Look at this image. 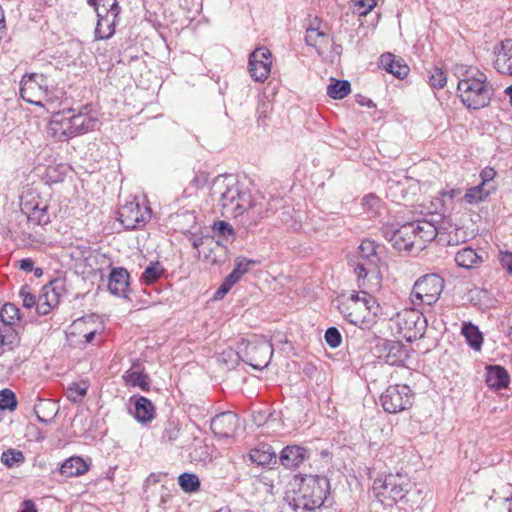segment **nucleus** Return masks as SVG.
<instances>
[{
  "label": "nucleus",
  "instance_id": "20e7f679",
  "mask_svg": "<svg viewBox=\"0 0 512 512\" xmlns=\"http://www.w3.org/2000/svg\"><path fill=\"white\" fill-rule=\"evenodd\" d=\"M435 216L431 215L430 219H418L402 225H385L381 229L382 235L398 251H410L414 247L422 250L439 233L436 225L437 221L434 219Z\"/></svg>",
  "mask_w": 512,
  "mask_h": 512
},
{
  "label": "nucleus",
  "instance_id": "8fccbe9b",
  "mask_svg": "<svg viewBox=\"0 0 512 512\" xmlns=\"http://www.w3.org/2000/svg\"><path fill=\"white\" fill-rule=\"evenodd\" d=\"M271 109V105L269 102L263 101L258 104L257 107V122L259 125H265V120L268 117V112Z\"/></svg>",
  "mask_w": 512,
  "mask_h": 512
},
{
  "label": "nucleus",
  "instance_id": "774afa93",
  "mask_svg": "<svg viewBox=\"0 0 512 512\" xmlns=\"http://www.w3.org/2000/svg\"><path fill=\"white\" fill-rule=\"evenodd\" d=\"M33 271H34V275H35L36 277H40V276H42V274H43V271H42V269H41V268H35V269H33Z\"/></svg>",
  "mask_w": 512,
  "mask_h": 512
},
{
  "label": "nucleus",
  "instance_id": "4c0bfd02",
  "mask_svg": "<svg viewBox=\"0 0 512 512\" xmlns=\"http://www.w3.org/2000/svg\"><path fill=\"white\" fill-rule=\"evenodd\" d=\"M17 404L16 395L12 390L6 388L0 391V410L14 411Z\"/></svg>",
  "mask_w": 512,
  "mask_h": 512
},
{
  "label": "nucleus",
  "instance_id": "58836bf2",
  "mask_svg": "<svg viewBox=\"0 0 512 512\" xmlns=\"http://www.w3.org/2000/svg\"><path fill=\"white\" fill-rule=\"evenodd\" d=\"M87 390L88 386L85 383H72L67 388V397L71 402H81L84 396L87 394Z\"/></svg>",
  "mask_w": 512,
  "mask_h": 512
},
{
  "label": "nucleus",
  "instance_id": "ea45409f",
  "mask_svg": "<svg viewBox=\"0 0 512 512\" xmlns=\"http://www.w3.org/2000/svg\"><path fill=\"white\" fill-rule=\"evenodd\" d=\"M430 86L434 89H441L445 86L447 82L446 74L445 72L438 67H433L429 71V80H428Z\"/></svg>",
  "mask_w": 512,
  "mask_h": 512
},
{
  "label": "nucleus",
  "instance_id": "f3484780",
  "mask_svg": "<svg viewBox=\"0 0 512 512\" xmlns=\"http://www.w3.org/2000/svg\"><path fill=\"white\" fill-rule=\"evenodd\" d=\"M239 426V418L232 411L217 414L212 418L210 428L215 436L229 438L234 436Z\"/></svg>",
  "mask_w": 512,
  "mask_h": 512
},
{
  "label": "nucleus",
  "instance_id": "49530a36",
  "mask_svg": "<svg viewBox=\"0 0 512 512\" xmlns=\"http://www.w3.org/2000/svg\"><path fill=\"white\" fill-rule=\"evenodd\" d=\"M446 241L448 245H457L460 242H465L466 232L462 228L453 227L452 230L448 232Z\"/></svg>",
  "mask_w": 512,
  "mask_h": 512
},
{
  "label": "nucleus",
  "instance_id": "680f3d73",
  "mask_svg": "<svg viewBox=\"0 0 512 512\" xmlns=\"http://www.w3.org/2000/svg\"><path fill=\"white\" fill-rule=\"evenodd\" d=\"M460 194H461V191H460V189H457V188H451V189H448V190L442 192V196L447 197L449 199H454V198L458 197Z\"/></svg>",
  "mask_w": 512,
  "mask_h": 512
},
{
  "label": "nucleus",
  "instance_id": "4be33fe9",
  "mask_svg": "<svg viewBox=\"0 0 512 512\" xmlns=\"http://www.w3.org/2000/svg\"><path fill=\"white\" fill-rule=\"evenodd\" d=\"M129 287V273L123 267L112 268L109 274L108 290L111 294L126 298Z\"/></svg>",
  "mask_w": 512,
  "mask_h": 512
},
{
  "label": "nucleus",
  "instance_id": "13d9d810",
  "mask_svg": "<svg viewBox=\"0 0 512 512\" xmlns=\"http://www.w3.org/2000/svg\"><path fill=\"white\" fill-rule=\"evenodd\" d=\"M19 268L25 272H32L34 269V261L31 258H24L19 261Z\"/></svg>",
  "mask_w": 512,
  "mask_h": 512
},
{
  "label": "nucleus",
  "instance_id": "c756f323",
  "mask_svg": "<svg viewBox=\"0 0 512 512\" xmlns=\"http://www.w3.org/2000/svg\"><path fill=\"white\" fill-rule=\"evenodd\" d=\"M123 379L127 385L139 387L143 391H149V377L140 370L129 369L123 374Z\"/></svg>",
  "mask_w": 512,
  "mask_h": 512
},
{
  "label": "nucleus",
  "instance_id": "37998d69",
  "mask_svg": "<svg viewBox=\"0 0 512 512\" xmlns=\"http://www.w3.org/2000/svg\"><path fill=\"white\" fill-rule=\"evenodd\" d=\"M179 426L174 421H168L162 433V440L164 442L173 443L179 436Z\"/></svg>",
  "mask_w": 512,
  "mask_h": 512
},
{
  "label": "nucleus",
  "instance_id": "5fc2aeb1",
  "mask_svg": "<svg viewBox=\"0 0 512 512\" xmlns=\"http://www.w3.org/2000/svg\"><path fill=\"white\" fill-rule=\"evenodd\" d=\"M501 266L512 275V252L505 251L500 253Z\"/></svg>",
  "mask_w": 512,
  "mask_h": 512
},
{
  "label": "nucleus",
  "instance_id": "6e6d98bb",
  "mask_svg": "<svg viewBox=\"0 0 512 512\" xmlns=\"http://www.w3.org/2000/svg\"><path fill=\"white\" fill-rule=\"evenodd\" d=\"M208 181V174L205 172H198L195 174L193 179L191 180V185L194 186L196 189H200L204 187V185Z\"/></svg>",
  "mask_w": 512,
  "mask_h": 512
},
{
  "label": "nucleus",
  "instance_id": "338daca9",
  "mask_svg": "<svg viewBox=\"0 0 512 512\" xmlns=\"http://www.w3.org/2000/svg\"><path fill=\"white\" fill-rule=\"evenodd\" d=\"M505 94L509 96L510 104H511V106H512V85L508 86V87L505 89Z\"/></svg>",
  "mask_w": 512,
  "mask_h": 512
},
{
  "label": "nucleus",
  "instance_id": "473e14b6",
  "mask_svg": "<svg viewBox=\"0 0 512 512\" xmlns=\"http://www.w3.org/2000/svg\"><path fill=\"white\" fill-rule=\"evenodd\" d=\"M257 264V261L246 258H237L234 269L226 276L230 282L236 284L242 276L250 270V267Z\"/></svg>",
  "mask_w": 512,
  "mask_h": 512
},
{
  "label": "nucleus",
  "instance_id": "2eb2a0df",
  "mask_svg": "<svg viewBox=\"0 0 512 512\" xmlns=\"http://www.w3.org/2000/svg\"><path fill=\"white\" fill-rule=\"evenodd\" d=\"M119 221L128 230L144 226L151 218V208L141 205L136 199L127 202L119 208Z\"/></svg>",
  "mask_w": 512,
  "mask_h": 512
},
{
  "label": "nucleus",
  "instance_id": "0eeeda50",
  "mask_svg": "<svg viewBox=\"0 0 512 512\" xmlns=\"http://www.w3.org/2000/svg\"><path fill=\"white\" fill-rule=\"evenodd\" d=\"M19 93L24 101L40 107L45 103L58 105L64 95L60 89L50 90L47 77L39 73H26L20 81Z\"/></svg>",
  "mask_w": 512,
  "mask_h": 512
},
{
  "label": "nucleus",
  "instance_id": "dca6fc26",
  "mask_svg": "<svg viewBox=\"0 0 512 512\" xmlns=\"http://www.w3.org/2000/svg\"><path fill=\"white\" fill-rule=\"evenodd\" d=\"M272 53L264 46L254 49L248 60V71L255 82H264L271 72Z\"/></svg>",
  "mask_w": 512,
  "mask_h": 512
},
{
  "label": "nucleus",
  "instance_id": "e2e57ef3",
  "mask_svg": "<svg viewBox=\"0 0 512 512\" xmlns=\"http://www.w3.org/2000/svg\"><path fill=\"white\" fill-rule=\"evenodd\" d=\"M43 404H48L47 402L45 401H40V404L38 406H35L34 407V411H35V414H36V417H37V420L41 423H48L50 421V419H46L44 417H42L39 412H38V408L41 407Z\"/></svg>",
  "mask_w": 512,
  "mask_h": 512
},
{
  "label": "nucleus",
  "instance_id": "c85d7f7f",
  "mask_svg": "<svg viewBox=\"0 0 512 512\" xmlns=\"http://www.w3.org/2000/svg\"><path fill=\"white\" fill-rule=\"evenodd\" d=\"M88 470V465L80 457H71L61 465L60 473L66 477H74L84 474Z\"/></svg>",
  "mask_w": 512,
  "mask_h": 512
},
{
  "label": "nucleus",
  "instance_id": "a878e982",
  "mask_svg": "<svg viewBox=\"0 0 512 512\" xmlns=\"http://www.w3.org/2000/svg\"><path fill=\"white\" fill-rule=\"evenodd\" d=\"M250 460L258 466L276 464L278 457L272 446L267 443H260L249 453Z\"/></svg>",
  "mask_w": 512,
  "mask_h": 512
},
{
  "label": "nucleus",
  "instance_id": "69168bd1",
  "mask_svg": "<svg viewBox=\"0 0 512 512\" xmlns=\"http://www.w3.org/2000/svg\"><path fill=\"white\" fill-rule=\"evenodd\" d=\"M96 336V330H91L84 335L85 343H91Z\"/></svg>",
  "mask_w": 512,
  "mask_h": 512
},
{
  "label": "nucleus",
  "instance_id": "b1692460",
  "mask_svg": "<svg viewBox=\"0 0 512 512\" xmlns=\"http://www.w3.org/2000/svg\"><path fill=\"white\" fill-rule=\"evenodd\" d=\"M380 66L398 79H404L409 73V67L403 59L392 53H384L380 56Z\"/></svg>",
  "mask_w": 512,
  "mask_h": 512
},
{
  "label": "nucleus",
  "instance_id": "9d476101",
  "mask_svg": "<svg viewBox=\"0 0 512 512\" xmlns=\"http://www.w3.org/2000/svg\"><path fill=\"white\" fill-rule=\"evenodd\" d=\"M88 4L94 8L98 20L95 27V39H109L115 33L116 19L120 12L117 0H88Z\"/></svg>",
  "mask_w": 512,
  "mask_h": 512
},
{
  "label": "nucleus",
  "instance_id": "9b49d317",
  "mask_svg": "<svg viewBox=\"0 0 512 512\" xmlns=\"http://www.w3.org/2000/svg\"><path fill=\"white\" fill-rule=\"evenodd\" d=\"M395 323L397 332L410 343L422 338L427 328L423 312L415 306L398 312Z\"/></svg>",
  "mask_w": 512,
  "mask_h": 512
},
{
  "label": "nucleus",
  "instance_id": "5701e85b",
  "mask_svg": "<svg viewBox=\"0 0 512 512\" xmlns=\"http://www.w3.org/2000/svg\"><path fill=\"white\" fill-rule=\"evenodd\" d=\"M130 402L134 410H130L134 418L141 424H147L155 418V407L151 400L144 396H132Z\"/></svg>",
  "mask_w": 512,
  "mask_h": 512
},
{
  "label": "nucleus",
  "instance_id": "f8f14e48",
  "mask_svg": "<svg viewBox=\"0 0 512 512\" xmlns=\"http://www.w3.org/2000/svg\"><path fill=\"white\" fill-rule=\"evenodd\" d=\"M20 209L33 226H44L51 222L48 201L35 190H27L20 197Z\"/></svg>",
  "mask_w": 512,
  "mask_h": 512
},
{
  "label": "nucleus",
  "instance_id": "bf43d9fd",
  "mask_svg": "<svg viewBox=\"0 0 512 512\" xmlns=\"http://www.w3.org/2000/svg\"><path fill=\"white\" fill-rule=\"evenodd\" d=\"M19 512H37L35 503L32 500H24Z\"/></svg>",
  "mask_w": 512,
  "mask_h": 512
},
{
  "label": "nucleus",
  "instance_id": "ddd939ff",
  "mask_svg": "<svg viewBox=\"0 0 512 512\" xmlns=\"http://www.w3.org/2000/svg\"><path fill=\"white\" fill-rule=\"evenodd\" d=\"M83 109L87 110V107ZM52 125V129L56 133L60 131L66 138H72L95 130L98 125V119L90 115L87 111L81 110L77 114L64 117L59 121H53Z\"/></svg>",
  "mask_w": 512,
  "mask_h": 512
},
{
  "label": "nucleus",
  "instance_id": "412c9836",
  "mask_svg": "<svg viewBox=\"0 0 512 512\" xmlns=\"http://www.w3.org/2000/svg\"><path fill=\"white\" fill-rule=\"evenodd\" d=\"M487 256V253L482 250L464 247L455 254L454 259L458 267L471 270L479 268Z\"/></svg>",
  "mask_w": 512,
  "mask_h": 512
},
{
  "label": "nucleus",
  "instance_id": "a19ab883",
  "mask_svg": "<svg viewBox=\"0 0 512 512\" xmlns=\"http://www.w3.org/2000/svg\"><path fill=\"white\" fill-rule=\"evenodd\" d=\"M1 461L7 467H12L15 464L22 463L24 461V455L21 451L8 449L2 453Z\"/></svg>",
  "mask_w": 512,
  "mask_h": 512
},
{
  "label": "nucleus",
  "instance_id": "423d86ee",
  "mask_svg": "<svg viewBox=\"0 0 512 512\" xmlns=\"http://www.w3.org/2000/svg\"><path fill=\"white\" fill-rule=\"evenodd\" d=\"M338 309L348 322L362 329L371 327L381 310L376 298L365 291H353L339 302Z\"/></svg>",
  "mask_w": 512,
  "mask_h": 512
},
{
  "label": "nucleus",
  "instance_id": "39448f33",
  "mask_svg": "<svg viewBox=\"0 0 512 512\" xmlns=\"http://www.w3.org/2000/svg\"><path fill=\"white\" fill-rule=\"evenodd\" d=\"M457 92L463 105L469 110H479L487 107L494 94L493 86L487 75L476 68H457Z\"/></svg>",
  "mask_w": 512,
  "mask_h": 512
},
{
  "label": "nucleus",
  "instance_id": "09e8293b",
  "mask_svg": "<svg viewBox=\"0 0 512 512\" xmlns=\"http://www.w3.org/2000/svg\"><path fill=\"white\" fill-rule=\"evenodd\" d=\"M496 176V171L491 167L484 168L480 173L481 183L484 187H496L493 179Z\"/></svg>",
  "mask_w": 512,
  "mask_h": 512
},
{
  "label": "nucleus",
  "instance_id": "cd10ccee",
  "mask_svg": "<svg viewBox=\"0 0 512 512\" xmlns=\"http://www.w3.org/2000/svg\"><path fill=\"white\" fill-rule=\"evenodd\" d=\"M461 333L473 350H481L483 345V335L476 325L471 322H464L462 324Z\"/></svg>",
  "mask_w": 512,
  "mask_h": 512
},
{
  "label": "nucleus",
  "instance_id": "f03ea898",
  "mask_svg": "<svg viewBox=\"0 0 512 512\" xmlns=\"http://www.w3.org/2000/svg\"><path fill=\"white\" fill-rule=\"evenodd\" d=\"M372 490L382 505L392 507L400 502L413 512L422 509L425 499L422 489L412 484L409 478L401 473H390L383 478L375 479Z\"/></svg>",
  "mask_w": 512,
  "mask_h": 512
},
{
  "label": "nucleus",
  "instance_id": "79ce46f5",
  "mask_svg": "<svg viewBox=\"0 0 512 512\" xmlns=\"http://www.w3.org/2000/svg\"><path fill=\"white\" fill-rule=\"evenodd\" d=\"M0 338L3 339V347L7 346L9 349L19 343L18 334L12 326H4L3 330L0 328Z\"/></svg>",
  "mask_w": 512,
  "mask_h": 512
},
{
  "label": "nucleus",
  "instance_id": "aec40b11",
  "mask_svg": "<svg viewBox=\"0 0 512 512\" xmlns=\"http://www.w3.org/2000/svg\"><path fill=\"white\" fill-rule=\"evenodd\" d=\"M493 66L497 72L512 76V39L502 40L494 47Z\"/></svg>",
  "mask_w": 512,
  "mask_h": 512
},
{
  "label": "nucleus",
  "instance_id": "a18cd8bd",
  "mask_svg": "<svg viewBox=\"0 0 512 512\" xmlns=\"http://www.w3.org/2000/svg\"><path fill=\"white\" fill-rule=\"evenodd\" d=\"M19 296L22 298L23 307L30 309L37 303L36 297L31 293L30 288L27 285H23L20 288Z\"/></svg>",
  "mask_w": 512,
  "mask_h": 512
},
{
  "label": "nucleus",
  "instance_id": "72a5a7b5",
  "mask_svg": "<svg viewBox=\"0 0 512 512\" xmlns=\"http://www.w3.org/2000/svg\"><path fill=\"white\" fill-rule=\"evenodd\" d=\"M56 281L50 282L42 288L39 299L46 302L52 308H55L60 302V293L57 291Z\"/></svg>",
  "mask_w": 512,
  "mask_h": 512
},
{
  "label": "nucleus",
  "instance_id": "3c124183",
  "mask_svg": "<svg viewBox=\"0 0 512 512\" xmlns=\"http://www.w3.org/2000/svg\"><path fill=\"white\" fill-rule=\"evenodd\" d=\"M213 229L216 233L223 237H228L233 235V228L230 224L224 221L216 222L213 226Z\"/></svg>",
  "mask_w": 512,
  "mask_h": 512
},
{
  "label": "nucleus",
  "instance_id": "e433bc0d",
  "mask_svg": "<svg viewBox=\"0 0 512 512\" xmlns=\"http://www.w3.org/2000/svg\"><path fill=\"white\" fill-rule=\"evenodd\" d=\"M0 318L4 326H12L15 320H19V309L12 303H6L0 311Z\"/></svg>",
  "mask_w": 512,
  "mask_h": 512
},
{
  "label": "nucleus",
  "instance_id": "603ef678",
  "mask_svg": "<svg viewBox=\"0 0 512 512\" xmlns=\"http://www.w3.org/2000/svg\"><path fill=\"white\" fill-rule=\"evenodd\" d=\"M235 284L230 282L229 279H227L225 277L224 281L222 282V284L220 285V287L216 290V292L214 293V299L215 300H220L222 299L230 290L231 288L234 286Z\"/></svg>",
  "mask_w": 512,
  "mask_h": 512
},
{
  "label": "nucleus",
  "instance_id": "1a4fd4ad",
  "mask_svg": "<svg viewBox=\"0 0 512 512\" xmlns=\"http://www.w3.org/2000/svg\"><path fill=\"white\" fill-rule=\"evenodd\" d=\"M378 247L374 240H363L359 246V254L356 260L350 262V266L357 274L359 287L365 286V280L368 277H378V263L380 260L377 254Z\"/></svg>",
  "mask_w": 512,
  "mask_h": 512
},
{
  "label": "nucleus",
  "instance_id": "6ab92c4d",
  "mask_svg": "<svg viewBox=\"0 0 512 512\" xmlns=\"http://www.w3.org/2000/svg\"><path fill=\"white\" fill-rule=\"evenodd\" d=\"M273 352V345L270 342L261 341L257 344H249L247 346L248 364L256 370H263L269 365Z\"/></svg>",
  "mask_w": 512,
  "mask_h": 512
},
{
  "label": "nucleus",
  "instance_id": "7ed1b4c3",
  "mask_svg": "<svg viewBox=\"0 0 512 512\" xmlns=\"http://www.w3.org/2000/svg\"><path fill=\"white\" fill-rule=\"evenodd\" d=\"M285 501L294 512H311L320 508L330 493V482L321 475H295L289 483Z\"/></svg>",
  "mask_w": 512,
  "mask_h": 512
},
{
  "label": "nucleus",
  "instance_id": "c9c22d12",
  "mask_svg": "<svg viewBox=\"0 0 512 512\" xmlns=\"http://www.w3.org/2000/svg\"><path fill=\"white\" fill-rule=\"evenodd\" d=\"M387 349L386 363L389 365H401L404 361L402 346L397 342H391L388 344Z\"/></svg>",
  "mask_w": 512,
  "mask_h": 512
},
{
  "label": "nucleus",
  "instance_id": "bb28decb",
  "mask_svg": "<svg viewBox=\"0 0 512 512\" xmlns=\"http://www.w3.org/2000/svg\"><path fill=\"white\" fill-rule=\"evenodd\" d=\"M496 187H484L483 185H476L466 190L462 200L470 205H477L485 201L494 191Z\"/></svg>",
  "mask_w": 512,
  "mask_h": 512
},
{
  "label": "nucleus",
  "instance_id": "864d4df0",
  "mask_svg": "<svg viewBox=\"0 0 512 512\" xmlns=\"http://www.w3.org/2000/svg\"><path fill=\"white\" fill-rule=\"evenodd\" d=\"M360 15H367L376 5L377 0H358Z\"/></svg>",
  "mask_w": 512,
  "mask_h": 512
},
{
  "label": "nucleus",
  "instance_id": "c03bdc74",
  "mask_svg": "<svg viewBox=\"0 0 512 512\" xmlns=\"http://www.w3.org/2000/svg\"><path fill=\"white\" fill-rule=\"evenodd\" d=\"M325 341L331 348H337L342 342L340 331L336 327H329L324 334Z\"/></svg>",
  "mask_w": 512,
  "mask_h": 512
},
{
  "label": "nucleus",
  "instance_id": "f257e3e1",
  "mask_svg": "<svg viewBox=\"0 0 512 512\" xmlns=\"http://www.w3.org/2000/svg\"><path fill=\"white\" fill-rule=\"evenodd\" d=\"M211 196L217 200L223 216L240 218V223L246 228L256 226L267 216L265 199L254 198L234 175L217 176L211 187Z\"/></svg>",
  "mask_w": 512,
  "mask_h": 512
},
{
  "label": "nucleus",
  "instance_id": "393cba45",
  "mask_svg": "<svg viewBox=\"0 0 512 512\" xmlns=\"http://www.w3.org/2000/svg\"><path fill=\"white\" fill-rule=\"evenodd\" d=\"M486 384L494 390H501L508 387L510 376L507 370L499 365H491L487 367Z\"/></svg>",
  "mask_w": 512,
  "mask_h": 512
},
{
  "label": "nucleus",
  "instance_id": "de8ad7c7",
  "mask_svg": "<svg viewBox=\"0 0 512 512\" xmlns=\"http://www.w3.org/2000/svg\"><path fill=\"white\" fill-rule=\"evenodd\" d=\"M327 37L326 33L319 28L309 27L306 31L305 42L307 45L315 47L319 38Z\"/></svg>",
  "mask_w": 512,
  "mask_h": 512
},
{
  "label": "nucleus",
  "instance_id": "2f4dec72",
  "mask_svg": "<svg viewBox=\"0 0 512 512\" xmlns=\"http://www.w3.org/2000/svg\"><path fill=\"white\" fill-rule=\"evenodd\" d=\"M351 92L350 82L347 80L331 79L327 86V95L332 99H343Z\"/></svg>",
  "mask_w": 512,
  "mask_h": 512
},
{
  "label": "nucleus",
  "instance_id": "f704fd0d",
  "mask_svg": "<svg viewBox=\"0 0 512 512\" xmlns=\"http://www.w3.org/2000/svg\"><path fill=\"white\" fill-rule=\"evenodd\" d=\"M180 488L186 493H193L199 490L200 480L194 473H182L178 477Z\"/></svg>",
  "mask_w": 512,
  "mask_h": 512
},
{
  "label": "nucleus",
  "instance_id": "6e6552de",
  "mask_svg": "<svg viewBox=\"0 0 512 512\" xmlns=\"http://www.w3.org/2000/svg\"><path fill=\"white\" fill-rule=\"evenodd\" d=\"M444 288V280L437 274H426L413 285L410 293L412 306L423 309L433 306L439 299Z\"/></svg>",
  "mask_w": 512,
  "mask_h": 512
},
{
  "label": "nucleus",
  "instance_id": "4d7b16f0",
  "mask_svg": "<svg viewBox=\"0 0 512 512\" xmlns=\"http://www.w3.org/2000/svg\"><path fill=\"white\" fill-rule=\"evenodd\" d=\"M36 313L38 315H47L53 308L49 306L46 302L41 301L39 298L37 300V303L35 305Z\"/></svg>",
  "mask_w": 512,
  "mask_h": 512
},
{
  "label": "nucleus",
  "instance_id": "7c9ffc66",
  "mask_svg": "<svg viewBox=\"0 0 512 512\" xmlns=\"http://www.w3.org/2000/svg\"><path fill=\"white\" fill-rule=\"evenodd\" d=\"M165 273V269L159 261L151 262L143 271L140 281L151 285L156 283Z\"/></svg>",
  "mask_w": 512,
  "mask_h": 512
},
{
  "label": "nucleus",
  "instance_id": "4468645a",
  "mask_svg": "<svg viewBox=\"0 0 512 512\" xmlns=\"http://www.w3.org/2000/svg\"><path fill=\"white\" fill-rule=\"evenodd\" d=\"M413 401L414 393L408 385H391L380 396L383 409L391 414L411 408Z\"/></svg>",
  "mask_w": 512,
  "mask_h": 512
},
{
  "label": "nucleus",
  "instance_id": "0e129e2a",
  "mask_svg": "<svg viewBox=\"0 0 512 512\" xmlns=\"http://www.w3.org/2000/svg\"><path fill=\"white\" fill-rule=\"evenodd\" d=\"M482 293L486 294L487 291L486 290H480L478 288H475V289L471 290L470 293H469L471 301H474L475 300V296L478 297Z\"/></svg>",
  "mask_w": 512,
  "mask_h": 512
},
{
  "label": "nucleus",
  "instance_id": "a211bd4d",
  "mask_svg": "<svg viewBox=\"0 0 512 512\" xmlns=\"http://www.w3.org/2000/svg\"><path fill=\"white\" fill-rule=\"evenodd\" d=\"M310 458V451L301 445L285 446L278 457L279 463L289 470H296Z\"/></svg>",
  "mask_w": 512,
  "mask_h": 512
},
{
  "label": "nucleus",
  "instance_id": "052dcab7",
  "mask_svg": "<svg viewBox=\"0 0 512 512\" xmlns=\"http://www.w3.org/2000/svg\"><path fill=\"white\" fill-rule=\"evenodd\" d=\"M379 203V199L375 195H367L363 198V204L369 206L370 208H374Z\"/></svg>",
  "mask_w": 512,
  "mask_h": 512
}]
</instances>
